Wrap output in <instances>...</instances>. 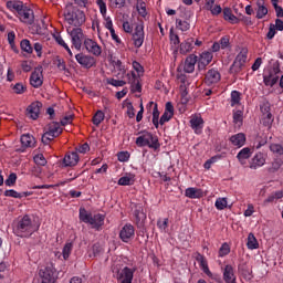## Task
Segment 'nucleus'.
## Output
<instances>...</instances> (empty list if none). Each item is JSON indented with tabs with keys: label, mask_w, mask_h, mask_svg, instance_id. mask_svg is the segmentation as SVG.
Here are the masks:
<instances>
[{
	"label": "nucleus",
	"mask_w": 283,
	"mask_h": 283,
	"mask_svg": "<svg viewBox=\"0 0 283 283\" xmlns=\"http://www.w3.org/2000/svg\"><path fill=\"white\" fill-rule=\"evenodd\" d=\"M8 10L17 11L18 18L22 23L27 25H32L34 23V11L28 6L23 4L22 1L11 0L7 2Z\"/></svg>",
	"instance_id": "1"
},
{
	"label": "nucleus",
	"mask_w": 283,
	"mask_h": 283,
	"mask_svg": "<svg viewBox=\"0 0 283 283\" xmlns=\"http://www.w3.org/2000/svg\"><path fill=\"white\" fill-rule=\"evenodd\" d=\"M64 19L69 24V28H81V25L85 23V12L70 4L64 11Z\"/></svg>",
	"instance_id": "2"
},
{
	"label": "nucleus",
	"mask_w": 283,
	"mask_h": 283,
	"mask_svg": "<svg viewBox=\"0 0 283 283\" xmlns=\"http://www.w3.org/2000/svg\"><path fill=\"white\" fill-rule=\"evenodd\" d=\"M34 231H36V226L32 223V219L28 214L19 219L13 228L18 238H30Z\"/></svg>",
	"instance_id": "3"
},
{
	"label": "nucleus",
	"mask_w": 283,
	"mask_h": 283,
	"mask_svg": "<svg viewBox=\"0 0 283 283\" xmlns=\"http://www.w3.org/2000/svg\"><path fill=\"white\" fill-rule=\"evenodd\" d=\"M137 147H149V149H160V143H158V137L154 136L149 132L143 133L136 138Z\"/></svg>",
	"instance_id": "4"
},
{
	"label": "nucleus",
	"mask_w": 283,
	"mask_h": 283,
	"mask_svg": "<svg viewBox=\"0 0 283 283\" xmlns=\"http://www.w3.org/2000/svg\"><path fill=\"white\" fill-rule=\"evenodd\" d=\"M63 134V128H61V124L57 122H52L48 125L46 132L42 135L41 142L43 145H50L54 138H59V136Z\"/></svg>",
	"instance_id": "5"
},
{
	"label": "nucleus",
	"mask_w": 283,
	"mask_h": 283,
	"mask_svg": "<svg viewBox=\"0 0 283 283\" xmlns=\"http://www.w3.org/2000/svg\"><path fill=\"white\" fill-rule=\"evenodd\" d=\"M66 32L71 36L73 48H75V50H81V48H83V41H85L83 29L67 27Z\"/></svg>",
	"instance_id": "6"
},
{
	"label": "nucleus",
	"mask_w": 283,
	"mask_h": 283,
	"mask_svg": "<svg viewBox=\"0 0 283 283\" xmlns=\"http://www.w3.org/2000/svg\"><path fill=\"white\" fill-rule=\"evenodd\" d=\"M39 275L42 280V283H56V280L59 279L56 269L52 263H48L46 266L40 269Z\"/></svg>",
	"instance_id": "7"
},
{
	"label": "nucleus",
	"mask_w": 283,
	"mask_h": 283,
	"mask_svg": "<svg viewBox=\"0 0 283 283\" xmlns=\"http://www.w3.org/2000/svg\"><path fill=\"white\" fill-rule=\"evenodd\" d=\"M195 259L198 262L201 271L208 275L211 280H214V282L222 283V277H220L218 274H213L211 270H209V263L207 262V259L205 255L200 254V252L195 253Z\"/></svg>",
	"instance_id": "8"
},
{
	"label": "nucleus",
	"mask_w": 283,
	"mask_h": 283,
	"mask_svg": "<svg viewBox=\"0 0 283 283\" xmlns=\"http://www.w3.org/2000/svg\"><path fill=\"white\" fill-rule=\"evenodd\" d=\"M282 70L280 69V62L276 61L273 63L272 69L270 70L269 74L263 75V83L266 87H273L280 81V74Z\"/></svg>",
	"instance_id": "9"
},
{
	"label": "nucleus",
	"mask_w": 283,
	"mask_h": 283,
	"mask_svg": "<svg viewBox=\"0 0 283 283\" xmlns=\"http://www.w3.org/2000/svg\"><path fill=\"white\" fill-rule=\"evenodd\" d=\"M133 41L135 48H143V43H145V23L140 22L136 25L135 31L133 33Z\"/></svg>",
	"instance_id": "10"
},
{
	"label": "nucleus",
	"mask_w": 283,
	"mask_h": 283,
	"mask_svg": "<svg viewBox=\"0 0 283 283\" xmlns=\"http://www.w3.org/2000/svg\"><path fill=\"white\" fill-rule=\"evenodd\" d=\"M136 270L125 266L122 270H117L116 280L119 283H132L134 280V273Z\"/></svg>",
	"instance_id": "11"
},
{
	"label": "nucleus",
	"mask_w": 283,
	"mask_h": 283,
	"mask_svg": "<svg viewBox=\"0 0 283 283\" xmlns=\"http://www.w3.org/2000/svg\"><path fill=\"white\" fill-rule=\"evenodd\" d=\"M266 158H269V155H266L265 153H256L249 163L250 169L255 170L260 169V167H264V165H266Z\"/></svg>",
	"instance_id": "12"
},
{
	"label": "nucleus",
	"mask_w": 283,
	"mask_h": 283,
	"mask_svg": "<svg viewBox=\"0 0 283 283\" xmlns=\"http://www.w3.org/2000/svg\"><path fill=\"white\" fill-rule=\"evenodd\" d=\"M77 63L85 70H90L96 65V59L92 55H86L84 53H78L75 55Z\"/></svg>",
	"instance_id": "13"
},
{
	"label": "nucleus",
	"mask_w": 283,
	"mask_h": 283,
	"mask_svg": "<svg viewBox=\"0 0 283 283\" xmlns=\"http://www.w3.org/2000/svg\"><path fill=\"white\" fill-rule=\"evenodd\" d=\"M32 87L39 88L43 85V66H38L30 76Z\"/></svg>",
	"instance_id": "14"
},
{
	"label": "nucleus",
	"mask_w": 283,
	"mask_h": 283,
	"mask_svg": "<svg viewBox=\"0 0 283 283\" xmlns=\"http://www.w3.org/2000/svg\"><path fill=\"white\" fill-rule=\"evenodd\" d=\"M83 45L86 51L90 52V54H93L94 56H101L103 50L101 49V45L96 43V41L87 38L84 40Z\"/></svg>",
	"instance_id": "15"
},
{
	"label": "nucleus",
	"mask_w": 283,
	"mask_h": 283,
	"mask_svg": "<svg viewBox=\"0 0 283 283\" xmlns=\"http://www.w3.org/2000/svg\"><path fill=\"white\" fill-rule=\"evenodd\" d=\"M222 80V75L220 74V71L217 69H210L206 73L205 83L206 85H218V82Z\"/></svg>",
	"instance_id": "16"
},
{
	"label": "nucleus",
	"mask_w": 283,
	"mask_h": 283,
	"mask_svg": "<svg viewBox=\"0 0 283 283\" xmlns=\"http://www.w3.org/2000/svg\"><path fill=\"white\" fill-rule=\"evenodd\" d=\"M134 235H136V230L130 223H126L119 231L122 242H129V240H133Z\"/></svg>",
	"instance_id": "17"
},
{
	"label": "nucleus",
	"mask_w": 283,
	"mask_h": 283,
	"mask_svg": "<svg viewBox=\"0 0 283 283\" xmlns=\"http://www.w3.org/2000/svg\"><path fill=\"white\" fill-rule=\"evenodd\" d=\"M134 218L138 229H143V227H145V221L147 220V214L145 213L143 206H136Z\"/></svg>",
	"instance_id": "18"
},
{
	"label": "nucleus",
	"mask_w": 283,
	"mask_h": 283,
	"mask_svg": "<svg viewBox=\"0 0 283 283\" xmlns=\"http://www.w3.org/2000/svg\"><path fill=\"white\" fill-rule=\"evenodd\" d=\"M128 76V83L130 85V92L133 94H136L138 92H143V85H140V77L136 76V73L127 74Z\"/></svg>",
	"instance_id": "19"
},
{
	"label": "nucleus",
	"mask_w": 283,
	"mask_h": 283,
	"mask_svg": "<svg viewBox=\"0 0 283 283\" xmlns=\"http://www.w3.org/2000/svg\"><path fill=\"white\" fill-rule=\"evenodd\" d=\"M41 107H43V103L33 102L27 108V115L29 116V118H32V120H36V118H39V114H41Z\"/></svg>",
	"instance_id": "20"
},
{
	"label": "nucleus",
	"mask_w": 283,
	"mask_h": 283,
	"mask_svg": "<svg viewBox=\"0 0 283 283\" xmlns=\"http://www.w3.org/2000/svg\"><path fill=\"white\" fill-rule=\"evenodd\" d=\"M88 224H91L92 229H96V231H101V227L105 224V214H91V219L88 221Z\"/></svg>",
	"instance_id": "21"
},
{
	"label": "nucleus",
	"mask_w": 283,
	"mask_h": 283,
	"mask_svg": "<svg viewBox=\"0 0 283 283\" xmlns=\"http://www.w3.org/2000/svg\"><path fill=\"white\" fill-rule=\"evenodd\" d=\"M223 282L226 283H238L235 271L233 270V265L228 264L223 268Z\"/></svg>",
	"instance_id": "22"
},
{
	"label": "nucleus",
	"mask_w": 283,
	"mask_h": 283,
	"mask_svg": "<svg viewBox=\"0 0 283 283\" xmlns=\"http://www.w3.org/2000/svg\"><path fill=\"white\" fill-rule=\"evenodd\" d=\"M197 61H198L199 70H205V67H207V65H209V63L213 61V53L209 51H205L200 54V57Z\"/></svg>",
	"instance_id": "23"
},
{
	"label": "nucleus",
	"mask_w": 283,
	"mask_h": 283,
	"mask_svg": "<svg viewBox=\"0 0 283 283\" xmlns=\"http://www.w3.org/2000/svg\"><path fill=\"white\" fill-rule=\"evenodd\" d=\"M255 6V18L264 19L269 14V8H266V2H264V0H256Z\"/></svg>",
	"instance_id": "24"
},
{
	"label": "nucleus",
	"mask_w": 283,
	"mask_h": 283,
	"mask_svg": "<svg viewBox=\"0 0 283 283\" xmlns=\"http://www.w3.org/2000/svg\"><path fill=\"white\" fill-rule=\"evenodd\" d=\"M198 63V57L193 54H190L186 61H185V66H184V72L187 74H192L196 70V64Z\"/></svg>",
	"instance_id": "25"
},
{
	"label": "nucleus",
	"mask_w": 283,
	"mask_h": 283,
	"mask_svg": "<svg viewBox=\"0 0 283 283\" xmlns=\"http://www.w3.org/2000/svg\"><path fill=\"white\" fill-rule=\"evenodd\" d=\"M78 153H69L63 158L64 167H76L78 165Z\"/></svg>",
	"instance_id": "26"
},
{
	"label": "nucleus",
	"mask_w": 283,
	"mask_h": 283,
	"mask_svg": "<svg viewBox=\"0 0 283 283\" xmlns=\"http://www.w3.org/2000/svg\"><path fill=\"white\" fill-rule=\"evenodd\" d=\"M252 155L253 151L251 150V148H242L237 155V160H239L240 165L244 166L247 165V160H249V158H251Z\"/></svg>",
	"instance_id": "27"
},
{
	"label": "nucleus",
	"mask_w": 283,
	"mask_h": 283,
	"mask_svg": "<svg viewBox=\"0 0 283 283\" xmlns=\"http://www.w3.org/2000/svg\"><path fill=\"white\" fill-rule=\"evenodd\" d=\"M230 143L234 147H244V143H247V135L244 133H238L230 137Z\"/></svg>",
	"instance_id": "28"
},
{
	"label": "nucleus",
	"mask_w": 283,
	"mask_h": 283,
	"mask_svg": "<svg viewBox=\"0 0 283 283\" xmlns=\"http://www.w3.org/2000/svg\"><path fill=\"white\" fill-rule=\"evenodd\" d=\"M193 38H188L186 39L179 48V52L180 54H189V52H191V50H193Z\"/></svg>",
	"instance_id": "29"
},
{
	"label": "nucleus",
	"mask_w": 283,
	"mask_h": 283,
	"mask_svg": "<svg viewBox=\"0 0 283 283\" xmlns=\"http://www.w3.org/2000/svg\"><path fill=\"white\" fill-rule=\"evenodd\" d=\"M202 125H205L202 117L196 116L190 119V126L197 134H202Z\"/></svg>",
	"instance_id": "30"
},
{
	"label": "nucleus",
	"mask_w": 283,
	"mask_h": 283,
	"mask_svg": "<svg viewBox=\"0 0 283 283\" xmlns=\"http://www.w3.org/2000/svg\"><path fill=\"white\" fill-rule=\"evenodd\" d=\"M186 198H191V199H196V198H202V196H205V192H202V189L200 188H187L186 192H185Z\"/></svg>",
	"instance_id": "31"
},
{
	"label": "nucleus",
	"mask_w": 283,
	"mask_h": 283,
	"mask_svg": "<svg viewBox=\"0 0 283 283\" xmlns=\"http://www.w3.org/2000/svg\"><path fill=\"white\" fill-rule=\"evenodd\" d=\"M238 270L240 275H242V277H244L245 280H253V272L251 271V269H249V265H247L245 263L239 264Z\"/></svg>",
	"instance_id": "32"
},
{
	"label": "nucleus",
	"mask_w": 283,
	"mask_h": 283,
	"mask_svg": "<svg viewBox=\"0 0 283 283\" xmlns=\"http://www.w3.org/2000/svg\"><path fill=\"white\" fill-rule=\"evenodd\" d=\"M283 170V160L276 158L271 163V166L268 168L269 174H277V171Z\"/></svg>",
	"instance_id": "33"
},
{
	"label": "nucleus",
	"mask_w": 283,
	"mask_h": 283,
	"mask_svg": "<svg viewBox=\"0 0 283 283\" xmlns=\"http://www.w3.org/2000/svg\"><path fill=\"white\" fill-rule=\"evenodd\" d=\"M21 144L22 147H34V145H36V139H34V136L25 134L21 136Z\"/></svg>",
	"instance_id": "34"
},
{
	"label": "nucleus",
	"mask_w": 283,
	"mask_h": 283,
	"mask_svg": "<svg viewBox=\"0 0 283 283\" xmlns=\"http://www.w3.org/2000/svg\"><path fill=\"white\" fill-rule=\"evenodd\" d=\"M223 19L224 21H230V23H238V17L233 14V11H231V8H224L223 9Z\"/></svg>",
	"instance_id": "35"
},
{
	"label": "nucleus",
	"mask_w": 283,
	"mask_h": 283,
	"mask_svg": "<svg viewBox=\"0 0 283 283\" xmlns=\"http://www.w3.org/2000/svg\"><path fill=\"white\" fill-rule=\"evenodd\" d=\"M4 196L7 198H19V199H21V198H28V196H30V193H28V192H18V191L11 189V190H6Z\"/></svg>",
	"instance_id": "36"
},
{
	"label": "nucleus",
	"mask_w": 283,
	"mask_h": 283,
	"mask_svg": "<svg viewBox=\"0 0 283 283\" xmlns=\"http://www.w3.org/2000/svg\"><path fill=\"white\" fill-rule=\"evenodd\" d=\"M248 249H258L260 247V243H258V239H255V235L253 233H250L248 235V242H247Z\"/></svg>",
	"instance_id": "37"
},
{
	"label": "nucleus",
	"mask_w": 283,
	"mask_h": 283,
	"mask_svg": "<svg viewBox=\"0 0 283 283\" xmlns=\"http://www.w3.org/2000/svg\"><path fill=\"white\" fill-rule=\"evenodd\" d=\"M105 120V113L103 111H97L95 115L93 116V124L98 127Z\"/></svg>",
	"instance_id": "38"
},
{
	"label": "nucleus",
	"mask_w": 283,
	"mask_h": 283,
	"mask_svg": "<svg viewBox=\"0 0 283 283\" xmlns=\"http://www.w3.org/2000/svg\"><path fill=\"white\" fill-rule=\"evenodd\" d=\"M20 48L23 52H27V54H32L33 52L32 44H30V40L28 39L21 41Z\"/></svg>",
	"instance_id": "39"
},
{
	"label": "nucleus",
	"mask_w": 283,
	"mask_h": 283,
	"mask_svg": "<svg viewBox=\"0 0 283 283\" xmlns=\"http://www.w3.org/2000/svg\"><path fill=\"white\" fill-rule=\"evenodd\" d=\"M158 118H160V112L158 111V104H155V107L153 108V125L156 129H158V125L160 124Z\"/></svg>",
	"instance_id": "40"
},
{
	"label": "nucleus",
	"mask_w": 283,
	"mask_h": 283,
	"mask_svg": "<svg viewBox=\"0 0 283 283\" xmlns=\"http://www.w3.org/2000/svg\"><path fill=\"white\" fill-rule=\"evenodd\" d=\"M91 218H92V213H87V210H85V208L80 209V220L82 222H85V224H88Z\"/></svg>",
	"instance_id": "41"
},
{
	"label": "nucleus",
	"mask_w": 283,
	"mask_h": 283,
	"mask_svg": "<svg viewBox=\"0 0 283 283\" xmlns=\"http://www.w3.org/2000/svg\"><path fill=\"white\" fill-rule=\"evenodd\" d=\"M247 54H248V51L245 49H242L241 52L237 55L234 61L237 63H240L241 65H244L248 59Z\"/></svg>",
	"instance_id": "42"
},
{
	"label": "nucleus",
	"mask_w": 283,
	"mask_h": 283,
	"mask_svg": "<svg viewBox=\"0 0 283 283\" xmlns=\"http://www.w3.org/2000/svg\"><path fill=\"white\" fill-rule=\"evenodd\" d=\"M176 25H177L178 30H181V32H187V30H189V28H191L189 22H187L185 20H180V19L176 20Z\"/></svg>",
	"instance_id": "43"
},
{
	"label": "nucleus",
	"mask_w": 283,
	"mask_h": 283,
	"mask_svg": "<svg viewBox=\"0 0 283 283\" xmlns=\"http://www.w3.org/2000/svg\"><path fill=\"white\" fill-rule=\"evenodd\" d=\"M242 120H244V113H242V111H235L233 113L234 125H242Z\"/></svg>",
	"instance_id": "44"
},
{
	"label": "nucleus",
	"mask_w": 283,
	"mask_h": 283,
	"mask_svg": "<svg viewBox=\"0 0 283 283\" xmlns=\"http://www.w3.org/2000/svg\"><path fill=\"white\" fill-rule=\"evenodd\" d=\"M33 160H34L35 165H39L40 167H45V165H48V160L45 159L43 154L35 155L33 157Z\"/></svg>",
	"instance_id": "45"
},
{
	"label": "nucleus",
	"mask_w": 283,
	"mask_h": 283,
	"mask_svg": "<svg viewBox=\"0 0 283 283\" xmlns=\"http://www.w3.org/2000/svg\"><path fill=\"white\" fill-rule=\"evenodd\" d=\"M72 249H74V245L72 243H66L63 248L62 255L64 260H67L72 253Z\"/></svg>",
	"instance_id": "46"
},
{
	"label": "nucleus",
	"mask_w": 283,
	"mask_h": 283,
	"mask_svg": "<svg viewBox=\"0 0 283 283\" xmlns=\"http://www.w3.org/2000/svg\"><path fill=\"white\" fill-rule=\"evenodd\" d=\"M242 67H244L243 64H240L239 62L234 61L230 66V74H240Z\"/></svg>",
	"instance_id": "47"
},
{
	"label": "nucleus",
	"mask_w": 283,
	"mask_h": 283,
	"mask_svg": "<svg viewBox=\"0 0 283 283\" xmlns=\"http://www.w3.org/2000/svg\"><path fill=\"white\" fill-rule=\"evenodd\" d=\"M108 85H113V87H123L127 85V82L123 80L109 78L107 80Z\"/></svg>",
	"instance_id": "48"
},
{
	"label": "nucleus",
	"mask_w": 283,
	"mask_h": 283,
	"mask_svg": "<svg viewBox=\"0 0 283 283\" xmlns=\"http://www.w3.org/2000/svg\"><path fill=\"white\" fill-rule=\"evenodd\" d=\"M270 150L277 156H283V146L280 144L270 145Z\"/></svg>",
	"instance_id": "49"
},
{
	"label": "nucleus",
	"mask_w": 283,
	"mask_h": 283,
	"mask_svg": "<svg viewBox=\"0 0 283 283\" xmlns=\"http://www.w3.org/2000/svg\"><path fill=\"white\" fill-rule=\"evenodd\" d=\"M240 92L238 91H232L231 93V106L240 105Z\"/></svg>",
	"instance_id": "50"
},
{
	"label": "nucleus",
	"mask_w": 283,
	"mask_h": 283,
	"mask_svg": "<svg viewBox=\"0 0 283 283\" xmlns=\"http://www.w3.org/2000/svg\"><path fill=\"white\" fill-rule=\"evenodd\" d=\"M214 207L219 210L222 211L223 209H227V198H218L216 200Z\"/></svg>",
	"instance_id": "51"
},
{
	"label": "nucleus",
	"mask_w": 283,
	"mask_h": 283,
	"mask_svg": "<svg viewBox=\"0 0 283 283\" xmlns=\"http://www.w3.org/2000/svg\"><path fill=\"white\" fill-rule=\"evenodd\" d=\"M4 184L7 187H14V185H17V174H10L6 179Z\"/></svg>",
	"instance_id": "52"
},
{
	"label": "nucleus",
	"mask_w": 283,
	"mask_h": 283,
	"mask_svg": "<svg viewBox=\"0 0 283 283\" xmlns=\"http://www.w3.org/2000/svg\"><path fill=\"white\" fill-rule=\"evenodd\" d=\"M137 12L145 19L147 17V4L145 2L137 3Z\"/></svg>",
	"instance_id": "53"
},
{
	"label": "nucleus",
	"mask_w": 283,
	"mask_h": 283,
	"mask_svg": "<svg viewBox=\"0 0 283 283\" xmlns=\"http://www.w3.org/2000/svg\"><path fill=\"white\" fill-rule=\"evenodd\" d=\"M118 185L122 187H127L129 185H134V178L132 177H120L118 180Z\"/></svg>",
	"instance_id": "54"
},
{
	"label": "nucleus",
	"mask_w": 283,
	"mask_h": 283,
	"mask_svg": "<svg viewBox=\"0 0 283 283\" xmlns=\"http://www.w3.org/2000/svg\"><path fill=\"white\" fill-rule=\"evenodd\" d=\"M229 253H231V248L227 243H223L219 249V256L224 258V255H229Z\"/></svg>",
	"instance_id": "55"
},
{
	"label": "nucleus",
	"mask_w": 283,
	"mask_h": 283,
	"mask_svg": "<svg viewBox=\"0 0 283 283\" xmlns=\"http://www.w3.org/2000/svg\"><path fill=\"white\" fill-rule=\"evenodd\" d=\"M174 118V115L171 113L164 112L159 119V125H165V123H169Z\"/></svg>",
	"instance_id": "56"
},
{
	"label": "nucleus",
	"mask_w": 283,
	"mask_h": 283,
	"mask_svg": "<svg viewBox=\"0 0 283 283\" xmlns=\"http://www.w3.org/2000/svg\"><path fill=\"white\" fill-rule=\"evenodd\" d=\"M96 3L99 8L101 14L105 17V14H107V4L103 0H96Z\"/></svg>",
	"instance_id": "57"
},
{
	"label": "nucleus",
	"mask_w": 283,
	"mask_h": 283,
	"mask_svg": "<svg viewBox=\"0 0 283 283\" xmlns=\"http://www.w3.org/2000/svg\"><path fill=\"white\" fill-rule=\"evenodd\" d=\"M157 227L160 229V231H167V227H169V219L166 218L163 220L157 221Z\"/></svg>",
	"instance_id": "58"
},
{
	"label": "nucleus",
	"mask_w": 283,
	"mask_h": 283,
	"mask_svg": "<svg viewBox=\"0 0 283 283\" xmlns=\"http://www.w3.org/2000/svg\"><path fill=\"white\" fill-rule=\"evenodd\" d=\"M92 251L93 258H97V255H101V253H103V248L101 247V243L93 244Z\"/></svg>",
	"instance_id": "59"
},
{
	"label": "nucleus",
	"mask_w": 283,
	"mask_h": 283,
	"mask_svg": "<svg viewBox=\"0 0 283 283\" xmlns=\"http://www.w3.org/2000/svg\"><path fill=\"white\" fill-rule=\"evenodd\" d=\"M117 158H118L119 163H127V160H129V153L120 151L117 154Z\"/></svg>",
	"instance_id": "60"
},
{
	"label": "nucleus",
	"mask_w": 283,
	"mask_h": 283,
	"mask_svg": "<svg viewBox=\"0 0 283 283\" xmlns=\"http://www.w3.org/2000/svg\"><path fill=\"white\" fill-rule=\"evenodd\" d=\"M72 120H74V115L69 114L61 119V125L65 127V125H71Z\"/></svg>",
	"instance_id": "61"
},
{
	"label": "nucleus",
	"mask_w": 283,
	"mask_h": 283,
	"mask_svg": "<svg viewBox=\"0 0 283 283\" xmlns=\"http://www.w3.org/2000/svg\"><path fill=\"white\" fill-rule=\"evenodd\" d=\"M13 92L15 94H23L25 92V86L22 84V83H17L14 86H13Z\"/></svg>",
	"instance_id": "62"
},
{
	"label": "nucleus",
	"mask_w": 283,
	"mask_h": 283,
	"mask_svg": "<svg viewBox=\"0 0 283 283\" xmlns=\"http://www.w3.org/2000/svg\"><path fill=\"white\" fill-rule=\"evenodd\" d=\"M21 67L23 72H31L32 71V62L31 61H22Z\"/></svg>",
	"instance_id": "63"
},
{
	"label": "nucleus",
	"mask_w": 283,
	"mask_h": 283,
	"mask_svg": "<svg viewBox=\"0 0 283 283\" xmlns=\"http://www.w3.org/2000/svg\"><path fill=\"white\" fill-rule=\"evenodd\" d=\"M113 8H125V0H109Z\"/></svg>",
	"instance_id": "64"
}]
</instances>
